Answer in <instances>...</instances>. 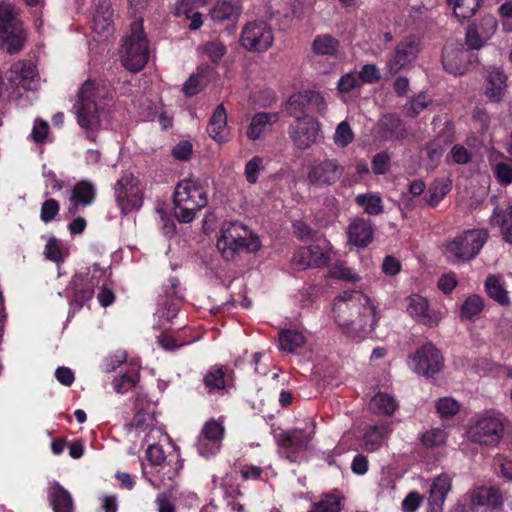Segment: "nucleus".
I'll list each match as a JSON object with an SVG mask.
<instances>
[{
  "mask_svg": "<svg viewBox=\"0 0 512 512\" xmlns=\"http://www.w3.org/2000/svg\"><path fill=\"white\" fill-rule=\"evenodd\" d=\"M333 314L342 333L352 339H363L372 333L379 319L373 302L359 291H346L336 297Z\"/></svg>",
  "mask_w": 512,
  "mask_h": 512,
  "instance_id": "1",
  "label": "nucleus"
},
{
  "mask_svg": "<svg viewBox=\"0 0 512 512\" xmlns=\"http://www.w3.org/2000/svg\"><path fill=\"white\" fill-rule=\"evenodd\" d=\"M114 95L112 85L103 78L87 79L79 88L73 110L78 125L87 132L89 141H95V132L101 125L100 110L113 100Z\"/></svg>",
  "mask_w": 512,
  "mask_h": 512,
  "instance_id": "2",
  "label": "nucleus"
},
{
  "mask_svg": "<svg viewBox=\"0 0 512 512\" xmlns=\"http://www.w3.org/2000/svg\"><path fill=\"white\" fill-rule=\"evenodd\" d=\"M217 248L222 257L232 260L237 252L256 253L261 248L259 237L242 222L225 221L221 227V235L217 240Z\"/></svg>",
  "mask_w": 512,
  "mask_h": 512,
  "instance_id": "3",
  "label": "nucleus"
},
{
  "mask_svg": "<svg viewBox=\"0 0 512 512\" xmlns=\"http://www.w3.org/2000/svg\"><path fill=\"white\" fill-rule=\"evenodd\" d=\"M489 238L486 229H467L445 241L442 253L446 261L459 265L475 259Z\"/></svg>",
  "mask_w": 512,
  "mask_h": 512,
  "instance_id": "4",
  "label": "nucleus"
},
{
  "mask_svg": "<svg viewBox=\"0 0 512 512\" xmlns=\"http://www.w3.org/2000/svg\"><path fill=\"white\" fill-rule=\"evenodd\" d=\"M150 45L144 31L143 18H136L130 25V30L122 39L120 58L122 66L132 72L141 71L149 61Z\"/></svg>",
  "mask_w": 512,
  "mask_h": 512,
  "instance_id": "5",
  "label": "nucleus"
},
{
  "mask_svg": "<svg viewBox=\"0 0 512 512\" xmlns=\"http://www.w3.org/2000/svg\"><path fill=\"white\" fill-rule=\"evenodd\" d=\"M106 274L107 269L98 264H93L86 272L74 274L66 288L70 310L73 313L80 311L93 298L95 288L100 286Z\"/></svg>",
  "mask_w": 512,
  "mask_h": 512,
  "instance_id": "6",
  "label": "nucleus"
},
{
  "mask_svg": "<svg viewBox=\"0 0 512 512\" xmlns=\"http://www.w3.org/2000/svg\"><path fill=\"white\" fill-rule=\"evenodd\" d=\"M470 442L487 447H496L504 435V422L499 413L486 411L470 418L467 430Z\"/></svg>",
  "mask_w": 512,
  "mask_h": 512,
  "instance_id": "7",
  "label": "nucleus"
},
{
  "mask_svg": "<svg viewBox=\"0 0 512 512\" xmlns=\"http://www.w3.org/2000/svg\"><path fill=\"white\" fill-rule=\"evenodd\" d=\"M115 201L122 215L139 210L143 205V189L140 180L130 172H125L114 186Z\"/></svg>",
  "mask_w": 512,
  "mask_h": 512,
  "instance_id": "8",
  "label": "nucleus"
},
{
  "mask_svg": "<svg viewBox=\"0 0 512 512\" xmlns=\"http://www.w3.org/2000/svg\"><path fill=\"white\" fill-rule=\"evenodd\" d=\"M16 8L0 11V48L9 54L18 53L26 40Z\"/></svg>",
  "mask_w": 512,
  "mask_h": 512,
  "instance_id": "9",
  "label": "nucleus"
},
{
  "mask_svg": "<svg viewBox=\"0 0 512 512\" xmlns=\"http://www.w3.org/2000/svg\"><path fill=\"white\" fill-rule=\"evenodd\" d=\"M312 438L313 432H307L299 428L274 433V439L278 445V454L291 463L297 462L300 453L307 450Z\"/></svg>",
  "mask_w": 512,
  "mask_h": 512,
  "instance_id": "10",
  "label": "nucleus"
},
{
  "mask_svg": "<svg viewBox=\"0 0 512 512\" xmlns=\"http://www.w3.org/2000/svg\"><path fill=\"white\" fill-rule=\"evenodd\" d=\"M273 42V30L266 21H250L241 31L240 44L248 51L264 53L272 47Z\"/></svg>",
  "mask_w": 512,
  "mask_h": 512,
  "instance_id": "11",
  "label": "nucleus"
},
{
  "mask_svg": "<svg viewBox=\"0 0 512 512\" xmlns=\"http://www.w3.org/2000/svg\"><path fill=\"white\" fill-rule=\"evenodd\" d=\"M421 47V39L415 35L406 36L399 41L387 59L386 66L389 74L395 76L413 63L418 58Z\"/></svg>",
  "mask_w": 512,
  "mask_h": 512,
  "instance_id": "12",
  "label": "nucleus"
},
{
  "mask_svg": "<svg viewBox=\"0 0 512 512\" xmlns=\"http://www.w3.org/2000/svg\"><path fill=\"white\" fill-rule=\"evenodd\" d=\"M410 358L415 372L426 378H433L444 366V357L432 342L417 348Z\"/></svg>",
  "mask_w": 512,
  "mask_h": 512,
  "instance_id": "13",
  "label": "nucleus"
},
{
  "mask_svg": "<svg viewBox=\"0 0 512 512\" xmlns=\"http://www.w3.org/2000/svg\"><path fill=\"white\" fill-rule=\"evenodd\" d=\"M330 243L319 238L314 243L300 247L293 256V263L303 269L310 267H326L331 261Z\"/></svg>",
  "mask_w": 512,
  "mask_h": 512,
  "instance_id": "14",
  "label": "nucleus"
},
{
  "mask_svg": "<svg viewBox=\"0 0 512 512\" xmlns=\"http://www.w3.org/2000/svg\"><path fill=\"white\" fill-rule=\"evenodd\" d=\"M345 168L337 159L326 158L314 163L308 170L307 179L310 185L317 188L332 186L343 176Z\"/></svg>",
  "mask_w": 512,
  "mask_h": 512,
  "instance_id": "15",
  "label": "nucleus"
},
{
  "mask_svg": "<svg viewBox=\"0 0 512 512\" xmlns=\"http://www.w3.org/2000/svg\"><path fill=\"white\" fill-rule=\"evenodd\" d=\"M203 385L208 395L224 396L234 388V371L228 366L214 364L203 376Z\"/></svg>",
  "mask_w": 512,
  "mask_h": 512,
  "instance_id": "16",
  "label": "nucleus"
},
{
  "mask_svg": "<svg viewBox=\"0 0 512 512\" xmlns=\"http://www.w3.org/2000/svg\"><path fill=\"white\" fill-rule=\"evenodd\" d=\"M320 132V123L312 116H304L289 126L288 134L293 145L299 150L310 148Z\"/></svg>",
  "mask_w": 512,
  "mask_h": 512,
  "instance_id": "17",
  "label": "nucleus"
},
{
  "mask_svg": "<svg viewBox=\"0 0 512 512\" xmlns=\"http://www.w3.org/2000/svg\"><path fill=\"white\" fill-rule=\"evenodd\" d=\"M474 57V54L463 45L453 43L446 44L441 55L444 70L455 76L463 75Z\"/></svg>",
  "mask_w": 512,
  "mask_h": 512,
  "instance_id": "18",
  "label": "nucleus"
},
{
  "mask_svg": "<svg viewBox=\"0 0 512 512\" xmlns=\"http://www.w3.org/2000/svg\"><path fill=\"white\" fill-rule=\"evenodd\" d=\"M406 311L418 323L433 328L438 326L440 313L430 308L426 298L419 294H412L406 298Z\"/></svg>",
  "mask_w": 512,
  "mask_h": 512,
  "instance_id": "19",
  "label": "nucleus"
},
{
  "mask_svg": "<svg viewBox=\"0 0 512 512\" xmlns=\"http://www.w3.org/2000/svg\"><path fill=\"white\" fill-rule=\"evenodd\" d=\"M173 204L174 216L180 223L192 222L197 212L207 205L202 198L197 201L189 200V195L186 196L183 191L179 192V190H174Z\"/></svg>",
  "mask_w": 512,
  "mask_h": 512,
  "instance_id": "20",
  "label": "nucleus"
},
{
  "mask_svg": "<svg viewBox=\"0 0 512 512\" xmlns=\"http://www.w3.org/2000/svg\"><path fill=\"white\" fill-rule=\"evenodd\" d=\"M348 241L358 248H366L374 239V227L370 219L357 217L347 229Z\"/></svg>",
  "mask_w": 512,
  "mask_h": 512,
  "instance_id": "21",
  "label": "nucleus"
},
{
  "mask_svg": "<svg viewBox=\"0 0 512 512\" xmlns=\"http://www.w3.org/2000/svg\"><path fill=\"white\" fill-rule=\"evenodd\" d=\"M377 132L384 141H398L407 136L405 123L396 114L384 115L377 124Z\"/></svg>",
  "mask_w": 512,
  "mask_h": 512,
  "instance_id": "22",
  "label": "nucleus"
},
{
  "mask_svg": "<svg viewBox=\"0 0 512 512\" xmlns=\"http://www.w3.org/2000/svg\"><path fill=\"white\" fill-rule=\"evenodd\" d=\"M208 135L217 143H227L230 139V131L227 125V114L223 104H219L209 122L206 129Z\"/></svg>",
  "mask_w": 512,
  "mask_h": 512,
  "instance_id": "23",
  "label": "nucleus"
},
{
  "mask_svg": "<svg viewBox=\"0 0 512 512\" xmlns=\"http://www.w3.org/2000/svg\"><path fill=\"white\" fill-rule=\"evenodd\" d=\"M35 76V66L30 61H18L11 66L7 74V80L13 86L21 87L24 90H32Z\"/></svg>",
  "mask_w": 512,
  "mask_h": 512,
  "instance_id": "24",
  "label": "nucleus"
},
{
  "mask_svg": "<svg viewBox=\"0 0 512 512\" xmlns=\"http://www.w3.org/2000/svg\"><path fill=\"white\" fill-rule=\"evenodd\" d=\"M472 507H491L493 509L501 508L503 505L502 495L498 488L491 486H480L475 488L470 495Z\"/></svg>",
  "mask_w": 512,
  "mask_h": 512,
  "instance_id": "25",
  "label": "nucleus"
},
{
  "mask_svg": "<svg viewBox=\"0 0 512 512\" xmlns=\"http://www.w3.org/2000/svg\"><path fill=\"white\" fill-rule=\"evenodd\" d=\"M490 224L499 228L504 242L512 245V204L506 207L496 206L490 217Z\"/></svg>",
  "mask_w": 512,
  "mask_h": 512,
  "instance_id": "26",
  "label": "nucleus"
},
{
  "mask_svg": "<svg viewBox=\"0 0 512 512\" xmlns=\"http://www.w3.org/2000/svg\"><path fill=\"white\" fill-rule=\"evenodd\" d=\"M507 75L499 68H494L488 74L485 86V96L492 102H500L506 89Z\"/></svg>",
  "mask_w": 512,
  "mask_h": 512,
  "instance_id": "27",
  "label": "nucleus"
},
{
  "mask_svg": "<svg viewBox=\"0 0 512 512\" xmlns=\"http://www.w3.org/2000/svg\"><path fill=\"white\" fill-rule=\"evenodd\" d=\"M242 13V4L233 0L219 1L210 11L213 21L222 23L224 21L236 22Z\"/></svg>",
  "mask_w": 512,
  "mask_h": 512,
  "instance_id": "28",
  "label": "nucleus"
},
{
  "mask_svg": "<svg viewBox=\"0 0 512 512\" xmlns=\"http://www.w3.org/2000/svg\"><path fill=\"white\" fill-rule=\"evenodd\" d=\"M391 432L389 424L369 426L363 435V450L369 453L379 450Z\"/></svg>",
  "mask_w": 512,
  "mask_h": 512,
  "instance_id": "29",
  "label": "nucleus"
},
{
  "mask_svg": "<svg viewBox=\"0 0 512 512\" xmlns=\"http://www.w3.org/2000/svg\"><path fill=\"white\" fill-rule=\"evenodd\" d=\"M97 196L96 186L90 180L78 181L71 190L70 203L80 204L81 207L92 205Z\"/></svg>",
  "mask_w": 512,
  "mask_h": 512,
  "instance_id": "30",
  "label": "nucleus"
},
{
  "mask_svg": "<svg viewBox=\"0 0 512 512\" xmlns=\"http://www.w3.org/2000/svg\"><path fill=\"white\" fill-rule=\"evenodd\" d=\"M48 499L53 512H73V500L70 493L58 482H54L48 491Z\"/></svg>",
  "mask_w": 512,
  "mask_h": 512,
  "instance_id": "31",
  "label": "nucleus"
},
{
  "mask_svg": "<svg viewBox=\"0 0 512 512\" xmlns=\"http://www.w3.org/2000/svg\"><path fill=\"white\" fill-rule=\"evenodd\" d=\"M279 120L278 113L258 112L256 113L247 128L248 139L255 141L261 138L266 128Z\"/></svg>",
  "mask_w": 512,
  "mask_h": 512,
  "instance_id": "32",
  "label": "nucleus"
},
{
  "mask_svg": "<svg viewBox=\"0 0 512 512\" xmlns=\"http://www.w3.org/2000/svg\"><path fill=\"white\" fill-rule=\"evenodd\" d=\"M484 288L487 295L499 305L510 306L511 300L507 290L501 284L499 276L489 275L485 280Z\"/></svg>",
  "mask_w": 512,
  "mask_h": 512,
  "instance_id": "33",
  "label": "nucleus"
},
{
  "mask_svg": "<svg viewBox=\"0 0 512 512\" xmlns=\"http://www.w3.org/2000/svg\"><path fill=\"white\" fill-rule=\"evenodd\" d=\"M339 47V40L330 34L317 35L312 43V51L317 55L335 56Z\"/></svg>",
  "mask_w": 512,
  "mask_h": 512,
  "instance_id": "34",
  "label": "nucleus"
},
{
  "mask_svg": "<svg viewBox=\"0 0 512 512\" xmlns=\"http://www.w3.org/2000/svg\"><path fill=\"white\" fill-rule=\"evenodd\" d=\"M285 110L289 116L294 117L295 120L302 119L304 116H309V106L303 91L293 93L286 102Z\"/></svg>",
  "mask_w": 512,
  "mask_h": 512,
  "instance_id": "35",
  "label": "nucleus"
},
{
  "mask_svg": "<svg viewBox=\"0 0 512 512\" xmlns=\"http://www.w3.org/2000/svg\"><path fill=\"white\" fill-rule=\"evenodd\" d=\"M175 190L183 191L186 196L189 195V200L197 201L202 198L205 204H208L207 191L199 179H184L176 185Z\"/></svg>",
  "mask_w": 512,
  "mask_h": 512,
  "instance_id": "36",
  "label": "nucleus"
},
{
  "mask_svg": "<svg viewBox=\"0 0 512 512\" xmlns=\"http://www.w3.org/2000/svg\"><path fill=\"white\" fill-rule=\"evenodd\" d=\"M482 0H447L453 8V13L459 20L470 19L480 8Z\"/></svg>",
  "mask_w": 512,
  "mask_h": 512,
  "instance_id": "37",
  "label": "nucleus"
},
{
  "mask_svg": "<svg viewBox=\"0 0 512 512\" xmlns=\"http://www.w3.org/2000/svg\"><path fill=\"white\" fill-rule=\"evenodd\" d=\"M306 342L305 336L293 329H284L279 333L280 348L289 353L295 352Z\"/></svg>",
  "mask_w": 512,
  "mask_h": 512,
  "instance_id": "38",
  "label": "nucleus"
},
{
  "mask_svg": "<svg viewBox=\"0 0 512 512\" xmlns=\"http://www.w3.org/2000/svg\"><path fill=\"white\" fill-rule=\"evenodd\" d=\"M452 478L447 473L438 475L431 485L430 497L433 502L443 504L448 492L451 490Z\"/></svg>",
  "mask_w": 512,
  "mask_h": 512,
  "instance_id": "39",
  "label": "nucleus"
},
{
  "mask_svg": "<svg viewBox=\"0 0 512 512\" xmlns=\"http://www.w3.org/2000/svg\"><path fill=\"white\" fill-rule=\"evenodd\" d=\"M484 309V299L478 294L468 296L460 308V319L473 320Z\"/></svg>",
  "mask_w": 512,
  "mask_h": 512,
  "instance_id": "40",
  "label": "nucleus"
},
{
  "mask_svg": "<svg viewBox=\"0 0 512 512\" xmlns=\"http://www.w3.org/2000/svg\"><path fill=\"white\" fill-rule=\"evenodd\" d=\"M355 202L362 207L367 214L379 215L383 212L382 199L376 194H359L356 196Z\"/></svg>",
  "mask_w": 512,
  "mask_h": 512,
  "instance_id": "41",
  "label": "nucleus"
},
{
  "mask_svg": "<svg viewBox=\"0 0 512 512\" xmlns=\"http://www.w3.org/2000/svg\"><path fill=\"white\" fill-rule=\"evenodd\" d=\"M421 153L426 154L427 163L426 168L433 170L435 169L443 156L444 147L438 139L428 142L422 149Z\"/></svg>",
  "mask_w": 512,
  "mask_h": 512,
  "instance_id": "42",
  "label": "nucleus"
},
{
  "mask_svg": "<svg viewBox=\"0 0 512 512\" xmlns=\"http://www.w3.org/2000/svg\"><path fill=\"white\" fill-rule=\"evenodd\" d=\"M371 404L377 409L379 413L391 416L398 409V404L393 396L378 392L373 396Z\"/></svg>",
  "mask_w": 512,
  "mask_h": 512,
  "instance_id": "43",
  "label": "nucleus"
},
{
  "mask_svg": "<svg viewBox=\"0 0 512 512\" xmlns=\"http://www.w3.org/2000/svg\"><path fill=\"white\" fill-rule=\"evenodd\" d=\"M153 421L154 419L150 413L140 409L135 412L133 418L125 427L127 431L135 430L138 432H145L147 430H152Z\"/></svg>",
  "mask_w": 512,
  "mask_h": 512,
  "instance_id": "44",
  "label": "nucleus"
},
{
  "mask_svg": "<svg viewBox=\"0 0 512 512\" xmlns=\"http://www.w3.org/2000/svg\"><path fill=\"white\" fill-rule=\"evenodd\" d=\"M140 380L139 371L127 372L115 378L112 382L113 388L117 393L124 394L136 387Z\"/></svg>",
  "mask_w": 512,
  "mask_h": 512,
  "instance_id": "45",
  "label": "nucleus"
},
{
  "mask_svg": "<svg viewBox=\"0 0 512 512\" xmlns=\"http://www.w3.org/2000/svg\"><path fill=\"white\" fill-rule=\"evenodd\" d=\"M221 447L222 444L206 437L201 433L199 434L196 442V449L199 455H201L202 457L210 458L217 455L220 452Z\"/></svg>",
  "mask_w": 512,
  "mask_h": 512,
  "instance_id": "46",
  "label": "nucleus"
},
{
  "mask_svg": "<svg viewBox=\"0 0 512 512\" xmlns=\"http://www.w3.org/2000/svg\"><path fill=\"white\" fill-rule=\"evenodd\" d=\"M200 433L222 444L225 435V428L222 422L211 418L204 424Z\"/></svg>",
  "mask_w": 512,
  "mask_h": 512,
  "instance_id": "47",
  "label": "nucleus"
},
{
  "mask_svg": "<svg viewBox=\"0 0 512 512\" xmlns=\"http://www.w3.org/2000/svg\"><path fill=\"white\" fill-rule=\"evenodd\" d=\"M496 181L503 187L512 184V165L507 162H497L491 166Z\"/></svg>",
  "mask_w": 512,
  "mask_h": 512,
  "instance_id": "48",
  "label": "nucleus"
},
{
  "mask_svg": "<svg viewBox=\"0 0 512 512\" xmlns=\"http://www.w3.org/2000/svg\"><path fill=\"white\" fill-rule=\"evenodd\" d=\"M333 140L341 148H345L353 142L354 133L348 122L342 121L337 125Z\"/></svg>",
  "mask_w": 512,
  "mask_h": 512,
  "instance_id": "49",
  "label": "nucleus"
},
{
  "mask_svg": "<svg viewBox=\"0 0 512 512\" xmlns=\"http://www.w3.org/2000/svg\"><path fill=\"white\" fill-rule=\"evenodd\" d=\"M436 410L441 418H451L459 412L460 404L452 397H442L436 403Z\"/></svg>",
  "mask_w": 512,
  "mask_h": 512,
  "instance_id": "50",
  "label": "nucleus"
},
{
  "mask_svg": "<svg viewBox=\"0 0 512 512\" xmlns=\"http://www.w3.org/2000/svg\"><path fill=\"white\" fill-rule=\"evenodd\" d=\"M340 498L337 495L329 494L312 505L309 512H340Z\"/></svg>",
  "mask_w": 512,
  "mask_h": 512,
  "instance_id": "51",
  "label": "nucleus"
},
{
  "mask_svg": "<svg viewBox=\"0 0 512 512\" xmlns=\"http://www.w3.org/2000/svg\"><path fill=\"white\" fill-rule=\"evenodd\" d=\"M127 352L125 350H117L115 353L106 357L102 364L101 369L105 373H111L115 371L120 365L127 362Z\"/></svg>",
  "mask_w": 512,
  "mask_h": 512,
  "instance_id": "52",
  "label": "nucleus"
},
{
  "mask_svg": "<svg viewBox=\"0 0 512 512\" xmlns=\"http://www.w3.org/2000/svg\"><path fill=\"white\" fill-rule=\"evenodd\" d=\"M263 169V158L260 156H254L250 159L244 169V175L246 181L249 184H255L258 181L260 171Z\"/></svg>",
  "mask_w": 512,
  "mask_h": 512,
  "instance_id": "53",
  "label": "nucleus"
},
{
  "mask_svg": "<svg viewBox=\"0 0 512 512\" xmlns=\"http://www.w3.org/2000/svg\"><path fill=\"white\" fill-rule=\"evenodd\" d=\"M204 53L212 63L218 64L227 52L226 46L218 40L207 42L203 46Z\"/></svg>",
  "mask_w": 512,
  "mask_h": 512,
  "instance_id": "54",
  "label": "nucleus"
},
{
  "mask_svg": "<svg viewBox=\"0 0 512 512\" xmlns=\"http://www.w3.org/2000/svg\"><path fill=\"white\" fill-rule=\"evenodd\" d=\"M60 210L59 202L54 198L45 200L40 209V219L44 223L52 222Z\"/></svg>",
  "mask_w": 512,
  "mask_h": 512,
  "instance_id": "55",
  "label": "nucleus"
},
{
  "mask_svg": "<svg viewBox=\"0 0 512 512\" xmlns=\"http://www.w3.org/2000/svg\"><path fill=\"white\" fill-rule=\"evenodd\" d=\"M94 23L101 29L107 28L113 22V10L110 5L101 4L94 14Z\"/></svg>",
  "mask_w": 512,
  "mask_h": 512,
  "instance_id": "56",
  "label": "nucleus"
},
{
  "mask_svg": "<svg viewBox=\"0 0 512 512\" xmlns=\"http://www.w3.org/2000/svg\"><path fill=\"white\" fill-rule=\"evenodd\" d=\"M44 254L52 262L60 263L64 261L63 252L59 241L55 237L49 238L45 245Z\"/></svg>",
  "mask_w": 512,
  "mask_h": 512,
  "instance_id": "57",
  "label": "nucleus"
},
{
  "mask_svg": "<svg viewBox=\"0 0 512 512\" xmlns=\"http://www.w3.org/2000/svg\"><path fill=\"white\" fill-rule=\"evenodd\" d=\"M390 155L386 151L375 154L371 161L372 171L376 175L385 174L389 170Z\"/></svg>",
  "mask_w": 512,
  "mask_h": 512,
  "instance_id": "58",
  "label": "nucleus"
},
{
  "mask_svg": "<svg viewBox=\"0 0 512 512\" xmlns=\"http://www.w3.org/2000/svg\"><path fill=\"white\" fill-rule=\"evenodd\" d=\"M445 441H446V434L440 428L431 429L429 431H426L422 435V443L426 447H429V448H432L435 446H440V445L444 444Z\"/></svg>",
  "mask_w": 512,
  "mask_h": 512,
  "instance_id": "59",
  "label": "nucleus"
},
{
  "mask_svg": "<svg viewBox=\"0 0 512 512\" xmlns=\"http://www.w3.org/2000/svg\"><path fill=\"white\" fill-rule=\"evenodd\" d=\"M176 15H184L187 19L191 20L190 23L188 24V28L190 30H197L203 24L202 14L200 12L193 11L191 8H186L183 5L177 6Z\"/></svg>",
  "mask_w": 512,
  "mask_h": 512,
  "instance_id": "60",
  "label": "nucleus"
},
{
  "mask_svg": "<svg viewBox=\"0 0 512 512\" xmlns=\"http://www.w3.org/2000/svg\"><path fill=\"white\" fill-rule=\"evenodd\" d=\"M304 94L307 99L309 109H315L319 113H324L326 111L327 103L320 92L315 90H304Z\"/></svg>",
  "mask_w": 512,
  "mask_h": 512,
  "instance_id": "61",
  "label": "nucleus"
},
{
  "mask_svg": "<svg viewBox=\"0 0 512 512\" xmlns=\"http://www.w3.org/2000/svg\"><path fill=\"white\" fill-rule=\"evenodd\" d=\"M357 75L360 83L374 84L381 79L379 69L374 64H365Z\"/></svg>",
  "mask_w": 512,
  "mask_h": 512,
  "instance_id": "62",
  "label": "nucleus"
},
{
  "mask_svg": "<svg viewBox=\"0 0 512 512\" xmlns=\"http://www.w3.org/2000/svg\"><path fill=\"white\" fill-rule=\"evenodd\" d=\"M481 32L476 25H470L467 28L465 43L468 46V50H478L484 45V41L481 36Z\"/></svg>",
  "mask_w": 512,
  "mask_h": 512,
  "instance_id": "63",
  "label": "nucleus"
},
{
  "mask_svg": "<svg viewBox=\"0 0 512 512\" xmlns=\"http://www.w3.org/2000/svg\"><path fill=\"white\" fill-rule=\"evenodd\" d=\"M503 30L512 32V0H507L498 7Z\"/></svg>",
  "mask_w": 512,
  "mask_h": 512,
  "instance_id": "64",
  "label": "nucleus"
}]
</instances>
